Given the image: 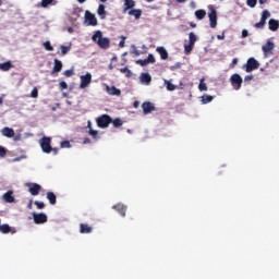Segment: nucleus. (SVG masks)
Masks as SVG:
<instances>
[{"label":"nucleus","mask_w":279,"mask_h":279,"mask_svg":"<svg viewBox=\"0 0 279 279\" xmlns=\"http://www.w3.org/2000/svg\"><path fill=\"white\" fill-rule=\"evenodd\" d=\"M92 40L100 47V49H108L110 47V39L104 37L101 31H97L93 36Z\"/></svg>","instance_id":"nucleus-1"},{"label":"nucleus","mask_w":279,"mask_h":279,"mask_svg":"<svg viewBox=\"0 0 279 279\" xmlns=\"http://www.w3.org/2000/svg\"><path fill=\"white\" fill-rule=\"evenodd\" d=\"M195 43H197V36L195 35V33L191 32L189 34V44L184 45V53L186 56H189V53L193 51V47H195Z\"/></svg>","instance_id":"nucleus-2"},{"label":"nucleus","mask_w":279,"mask_h":279,"mask_svg":"<svg viewBox=\"0 0 279 279\" xmlns=\"http://www.w3.org/2000/svg\"><path fill=\"white\" fill-rule=\"evenodd\" d=\"M39 145L44 154H51V137L44 136L39 140Z\"/></svg>","instance_id":"nucleus-3"},{"label":"nucleus","mask_w":279,"mask_h":279,"mask_svg":"<svg viewBox=\"0 0 279 279\" xmlns=\"http://www.w3.org/2000/svg\"><path fill=\"white\" fill-rule=\"evenodd\" d=\"M96 123L99 128L105 130L106 128H108L110 125V123H112V117H110L108 114H102L96 119Z\"/></svg>","instance_id":"nucleus-4"},{"label":"nucleus","mask_w":279,"mask_h":279,"mask_svg":"<svg viewBox=\"0 0 279 279\" xmlns=\"http://www.w3.org/2000/svg\"><path fill=\"white\" fill-rule=\"evenodd\" d=\"M260 66V63L255 60L253 57L248 58L245 65H243V69H245L246 73H252V71H256Z\"/></svg>","instance_id":"nucleus-5"},{"label":"nucleus","mask_w":279,"mask_h":279,"mask_svg":"<svg viewBox=\"0 0 279 279\" xmlns=\"http://www.w3.org/2000/svg\"><path fill=\"white\" fill-rule=\"evenodd\" d=\"M269 16H271V13L268 10H264L262 12L260 21L255 23L254 27H256V29H263L265 25H267V19H269Z\"/></svg>","instance_id":"nucleus-6"},{"label":"nucleus","mask_w":279,"mask_h":279,"mask_svg":"<svg viewBox=\"0 0 279 279\" xmlns=\"http://www.w3.org/2000/svg\"><path fill=\"white\" fill-rule=\"evenodd\" d=\"M231 85L233 86L234 90H240L243 84V78L239 74H233L230 77Z\"/></svg>","instance_id":"nucleus-7"},{"label":"nucleus","mask_w":279,"mask_h":279,"mask_svg":"<svg viewBox=\"0 0 279 279\" xmlns=\"http://www.w3.org/2000/svg\"><path fill=\"white\" fill-rule=\"evenodd\" d=\"M209 25L211 27V29H215V27H217V10L215 8H209Z\"/></svg>","instance_id":"nucleus-8"},{"label":"nucleus","mask_w":279,"mask_h":279,"mask_svg":"<svg viewBox=\"0 0 279 279\" xmlns=\"http://www.w3.org/2000/svg\"><path fill=\"white\" fill-rule=\"evenodd\" d=\"M85 23L88 26L96 27L97 25V17L95 14L90 13V11L85 12Z\"/></svg>","instance_id":"nucleus-9"},{"label":"nucleus","mask_w":279,"mask_h":279,"mask_svg":"<svg viewBox=\"0 0 279 279\" xmlns=\"http://www.w3.org/2000/svg\"><path fill=\"white\" fill-rule=\"evenodd\" d=\"M90 82H93V75L90 73L82 75L80 88H88V86H90Z\"/></svg>","instance_id":"nucleus-10"},{"label":"nucleus","mask_w":279,"mask_h":279,"mask_svg":"<svg viewBox=\"0 0 279 279\" xmlns=\"http://www.w3.org/2000/svg\"><path fill=\"white\" fill-rule=\"evenodd\" d=\"M33 219L34 223L40 225V223H47V214L45 213H33Z\"/></svg>","instance_id":"nucleus-11"},{"label":"nucleus","mask_w":279,"mask_h":279,"mask_svg":"<svg viewBox=\"0 0 279 279\" xmlns=\"http://www.w3.org/2000/svg\"><path fill=\"white\" fill-rule=\"evenodd\" d=\"M142 110L144 114H149L150 112H154L156 110V107L150 101H145L142 105Z\"/></svg>","instance_id":"nucleus-12"},{"label":"nucleus","mask_w":279,"mask_h":279,"mask_svg":"<svg viewBox=\"0 0 279 279\" xmlns=\"http://www.w3.org/2000/svg\"><path fill=\"white\" fill-rule=\"evenodd\" d=\"M40 189H43V186H40V184L38 183H29L28 184V192L31 193V195H38V193H40Z\"/></svg>","instance_id":"nucleus-13"},{"label":"nucleus","mask_w":279,"mask_h":279,"mask_svg":"<svg viewBox=\"0 0 279 279\" xmlns=\"http://www.w3.org/2000/svg\"><path fill=\"white\" fill-rule=\"evenodd\" d=\"M112 208L113 210H117L121 217H125V213H128V206H125L123 203H118Z\"/></svg>","instance_id":"nucleus-14"},{"label":"nucleus","mask_w":279,"mask_h":279,"mask_svg":"<svg viewBox=\"0 0 279 279\" xmlns=\"http://www.w3.org/2000/svg\"><path fill=\"white\" fill-rule=\"evenodd\" d=\"M275 44L272 41H267L263 47L262 51L264 52L265 56H269L274 51Z\"/></svg>","instance_id":"nucleus-15"},{"label":"nucleus","mask_w":279,"mask_h":279,"mask_svg":"<svg viewBox=\"0 0 279 279\" xmlns=\"http://www.w3.org/2000/svg\"><path fill=\"white\" fill-rule=\"evenodd\" d=\"M106 90L108 95H113L116 97H119L121 95V89L117 88L116 86H106Z\"/></svg>","instance_id":"nucleus-16"},{"label":"nucleus","mask_w":279,"mask_h":279,"mask_svg":"<svg viewBox=\"0 0 279 279\" xmlns=\"http://www.w3.org/2000/svg\"><path fill=\"white\" fill-rule=\"evenodd\" d=\"M268 28L270 29V32H278V28H279V21H278V20L270 19V20L268 21Z\"/></svg>","instance_id":"nucleus-17"},{"label":"nucleus","mask_w":279,"mask_h":279,"mask_svg":"<svg viewBox=\"0 0 279 279\" xmlns=\"http://www.w3.org/2000/svg\"><path fill=\"white\" fill-rule=\"evenodd\" d=\"M1 133H2V136H5L7 138H13L14 129L5 126L2 129Z\"/></svg>","instance_id":"nucleus-18"},{"label":"nucleus","mask_w":279,"mask_h":279,"mask_svg":"<svg viewBox=\"0 0 279 279\" xmlns=\"http://www.w3.org/2000/svg\"><path fill=\"white\" fill-rule=\"evenodd\" d=\"M142 15H143V10L141 9H131L129 11V16H134L136 21H138V19H141Z\"/></svg>","instance_id":"nucleus-19"},{"label":"nucleus","mask_w":279,"mask_h":279,"mask_svg":"<svg viewBox=\"0 0 279 279\" xmlns=\"http://www.w3.org/2000/svg\"><path fill=\"white\" fill-rule=\"evenodd\" d=\"M156 51L159 53L161 60H167V58H169V52H167L165 47H157Z\"/></svg>","instance_id":"nucleus-20"},{"label":"nucleus","mask_w":279,"mask_h":279,"mask_svg":"<svg viewBox=\"0 0 279 279\" xmlns=\"http://www.w3.org/2000/svg\"><path fill=\"white\" fill-rule=\"evenodd\" d=\"M141 82L142 84L149 86V84H151V75H149V73H142Z\"/></svg>","instance_id":"nucleus-21"},{"label":"nucleus","mask_w":279,"mask_h":279,"mask_svg":"<svg viewBox=\"0 0 279 279\" xmlns=\"http://www.w3.org/2000/svg\"><path fill=\"white\" fill-rule=\"evenodd\" d=\"M80 232L81 234H90V232H93V227L86 223H81Z\"/></svg>","instance_id":"nucleus-22"},{"label":"nucleus","mask_w":279,"mask_h":279,"mask_svg":"<svg viewBox=\"0 0 279 279\" xmlns=\"http://www.w3.org/2000/svg\"><path fill=\"white\" fill-rule=\"evenodd\" d=\"M62 71V61L54 59V65L51 73H60Z\"/></svg>","instance_id":"nucleus-23"},{"label":"nucleus","mask_w":279,"mask_h":279,"mask_svg":"<svg viewBox=\"0 0 279 279\" xmlns=\"http://www.w3.org/2000/svg\"><path fill=\"white\" fill-rule=\"evenodd\" d=\"M49 5H58V0H41V8H49Z\"/></svg>","instance_id":"nucleus-24"},{"label":"nucleus","mask_w":279,"mask_h":279,"mask_svg":"<svg viewBox=\"0 0 279 279\" xmlns=\"http://www.w3.org/2000/svg\"><path fill=\"white\" fill-rule=\"evenodd\" d=\"M136 5V2L134 0H124V12H128V10H132Z\"/></svg>","instance_id":"nucleus-25"},{"label":"nucleus","mask_w":279,"mask_h":279,"mask_svg":"<svg viewBox=\"0 0 279 279\" xmlns=\"http://www.w3.org/2000/svg\"><path fill=\"white\" fill-rule=\"evenodd\" d=\"M2 197L4 202H7V204H13L14 202V196L12 195V192L4 193Z\"/></svg>","instance_id":"nucleus-26"},{"label":"nucleus","mask_w":279,"mask_h":279,"mask_svg":"<svg viewBox=\"0 0 279 279\" xmlns=\"http://www.w3.org/2000/svg\"><path fill=\"white\" fill-rule=\"evenodd\" d=\"M14 65H12L11 61H5L3 63H0V71H10Z\"/></svg>","instance_id":"nucleus-27"},{"label":"nucleus","mask_w":279,"mask_h":279,"mask_svg":"<svg viewBox=\"0 0 279 279\" xmlns=\"http://www.w3.org/2000/svg\"><path fill=\"white\" fill-rule=\"evenodd\" d=\"M195 16L196 19H198V21H202L204 19H206V10H196L195 11Z\"/></svg>","instance_id":"nucleus-28"},{"label":"nucleus","mask_w":279,"mask_h":279,"mask_svg":"<svg viewBox=\"0 0 279 279\" xmlns=\"http://www.w3.org/2000/svg\"><path fill=\"white\" fill-rule=\"evenodd\" d=\"M47 199L49 201V203L54 206L57 198H56V194L53 192H48L47 193Z\"/></svg>","instance_id":"nucleus-29"},{"label":"nucleus","mask_w":279,"mask_h":279,"mask_svg":"<svg viewBox=\"0 0 279 279\" xmlns=\"http://www.w3.org/2000/svg\"><path fill=\"white\" fill-rule=\"evenodd\" d=\"M97 12L100 19H106V5L99 4Z\"/></svg>","instance_id":"nucleus-30"},{"label":"nucleus","mask_w":279,"mask_h":279,"mask_svg":"<svg viewBox=\"0 0 279 279\" xmlns=\"http://www.w3.org/2000/svg\"><path fill=\"white\" fill-rule=\"evenodd\" d=\"M88 128H89V135L93 136V138H99V132L93 130V128L90 126V122H88Z\"/></svg>","instance_id":"nucleus-31"},{"label":"nucleus","mask_w":279,"mask_h":279,"mask_svg":"<svg viewBox=\"0 0 279 279\" xmlns=\"http://www.w3.org/2000/svg\"><path fill=\"white\" fill-rule=\"evenodd\" d=\"M10 230H11V228L9 227V225H0V232H1L2 234H8V233H10Z\"/></svg>","instance_id":"nucleus-32"},{"label":"nucleus","mask_w":279,"mask_h":279,"mask_svg":"<svg viewBox=\"0 0 279 279\" xmlns=\"http://www.w3.org/2000/svg\"><path fill=\"white\" fill-rule=\"evenodd\" d=\"M165 84L167 86V90L173 92V90H175V88H178V86L173 85L171 82H169L167 80L165 81Z\"/></svg>","instance_id":"nucleus-33"},{"label":"nucleus","mask_w":279,"mask_h":279,"mask_svg":"<svg viewBox=\"0 0 279 279\" xmlns=\"http://www.w3.org/2000/svg\"><path fill=\"white\" fill-rule=\"evenodd\" d=\"M111 123H113V128H121V125H123V120H121L120 118H117L112 120Z\"/></svg>","instance_id":"nucleus-34"},{"label":"nucleus","mask_w":279,"mask_h":279,"mask_svg":"<svg viewBox=\"0 0 279 279\" xmlns=\"http://www.w3.org/2000/svg\"><path fill=\"white\" fill-rule=\"evenodd\" d=\"M198 89H199L201 92L208 90V86H207L206 83L204 82V78L201 80L199 85H198Z\"/></svg>","instance_id":"nucleus-35"},{"label":"nucleus","mask_w":279,"mask_h":279,"mask_svg":"<svg viewBox=\"0 0 279 279\" xmlns=\"http://www.w3.org/2000/svg\"><path fill=\"white\" fill-rule=\"evenodd\" d=\"M120 73H125L126 77H132V71L128 66L120 69Z\"/></svg>","instance_id":"nucleus-36"},{"label":"nucleus","mask_w":279,"mask_h":279,"mask_svg":"<svg viewBox=\"0 0 279 279\" xmlns=\"http://www.w3.org/2000/svg\"><path fill=\"white\" fill-rule=\"evenodd\" d=\"M213 96H209V95H204L203 97H202V101H203V104H210V101H213Z\"/></svg>","instance_id":"nucleus-37"},{"label":"nucleus","mask_w":279,"mask_h":279,"mask_svg":"<svg viewBox=\"0 0 279 279\" xmlns=\"http://www.w3.org/2000/svg\"><path fill=\"white\" fill-rule=\"evenodd\" d=\"M136 64H140V66H147V64H149V61H147V59H138L136 61Z\"/></svg>","instance_id":"nucleus-38"},{"label":"nucleus","mask_w":279,"mask_h":279,"mask_svg":"<svg viewBox=\"0 0 279 279\" xmlns=\"http://www.w3.org/2000/svg\"><path fill=\"white\" fill-rule=\"evenodd\" d=\"M60 147H61V149H68L69 147H71V142L63 141L60 143Z\"/></svg>","instance_id":"nucleus-39"},{"label":"nucleus","mask_w":279,"mask_h":279,"mask_svg":"<svg viewBox=\"0 0 279 279\" xmlns=\"http://www.w3.org/2000/svg\"><path fill=\"white\" fill-rule=\"evenodd\" d=\"M146 60L148 61V64H156V58L151 53L148 54Z\"/></svg>","instance_id":"nucleus-40"},{"label":"nucleus","mask_w":279,"mask_h":279,"mask_svg":"<svg viewBox=\"0 0 279 279\" xmlns=\"http://www.w3.org/2000/svg\"><path fill=\"white\" fill-rule=\"evenodd\" d=\"M44 47L46 51H53V46H51V41L44 43Z\"/></svg>","instance_id":"nucleus-41"},{"label":"nucleus","mask_w":279,"mask_h":279,"mask_svg":"<svg viewBox=\"0 0 279 279\" xmlns=\"http://www.w3.org/2000/svg\"><path fill=\"white\" fill-rule=\"evenodd\" d=\"M35 206H37L38 210H43L45 208V202L35 201Z\"/></svg>","instance_id":"nucleus-42"},{"label":"nucleus","mask_w":279,"mask_h":279,"mask_svg":"<svg viewBox=\"0 0 279 279\" xmlns=\"http://www.w3.org/2000/svg\"><path fill=\"white\" fill-rule=\"evenodd\" d=\"M258 0H246L248 8H256Z\"/></svg>","instance_id":"nucleus-43"},{"label":"nucleus","mask_w":279,"mask_h":279,"mask_svg":"<svg viewBox=\"0 0 279 279\" xmlns=\"http://www.w3.org/2000/svg\"><path fill=\"white\" fill-rule=\"evenodd\" d=\"M31 97H33V99H36V97H38V88H33V90L31 92Z\"/></svg>","instance_id":"nucleus-44"},{"label":"nucleus","mask_w":279,"mask_h":279,"mask_svg":"<svg viewBox=\"0 0 279 279\" xmlns=\"http://www.w3.org/2000/svg\"><path fill=\"white\" fill-rule=\"evenodd\" d=\"M8 150L3 146H0V158H5Z\"/></svg>","instance_id":"nucleus-45"},{"label":"nucleus","mask_w":279,"mask_h":279,"mask_svg":"<svg viewBox=\"0 0 279 279\" xmlns=\"http://www.w3.org/2000/svg\"><path fill=\"white\" fill-rule=\"evenodd\" d=\"M25 158H27L26 155H21L20 157H15L13 159V162H21V160H25Z\"/></svg>","instance_id":"nucleus-46"},{"label":"nucleus","mask_w":279,"mask_h":279,"mask_svg":"<svg viewBox=\"0 0 279 279\" xmlns=\"http://www.w3.org/2000/svg\"><path fill=\"white\" fill-rule=\"evenodd\" d=\"M61 53H62V56H66V53H69V47L61 46Z\"/></svg>","instance_id":"nucleus-47"},{"label":"nucleus","mask_w":279,"mask_h":279,"mask_svg":"<svg viewBox=\"0 0 279 279\" xmlns=\"http://www.w3.org/2000/svg\"><path fill=\"white\" fill-rule=\"evenodd\" d=\"M66 88H69V85H66V82L61 81V82H60V89H61V90H64V89H66Z\"/></svg>","instance_id":"nucleus-48"},{"label":"nucleus","mask_w":279,"mask_h":279,"mask_svg":"<svg viewBox=\"0 0 279 279\" xmlns=\"http://www.w3.org/2000/svg\"><path fill=\"white\" fill-rule=\"evenodd\" d=\"M236 64H239V59L234 58L230 64L231 69H234V66H236Z\"/></svg>","instance_id":"nucleus-49"},{"label":"nucleus","mask_w":279,"mask_h":279,"mask_svg":"<svg viewBox=\"0 0 279 279\" xmlns=\"http://www.w3.org/2000/svg\"><path fill=\"white\" fill-rule=\"evenodd\" d=\"M119 47H121V48L125 47V36H122V39L119 43Z\"/></svg>","instance_id":"nucleus-50"},{"label":"nucleus","mask_w":279,"mask_h":279,"mask_svg":"<svg viewBox=\"0 0 279 279\" xmlns=\"http://www.w3.org/2000/svg\"><path fill=\"white\" fill-rule=\"evenodd\" d=\"M252 80H254V75H246L244 77V82H252Z\"/></svg>","instance_id":"nucleus-51"},{"label":"nucleus","mask_w":279,"mask_h":279,"mask_svg":"<svg viewBox=\"0 0 279 279\" xmlns=\"http://www.w3.org/2000/svg\"><path fill=\"white\" fill-rule=\"evenodd\" d=\"M247 36H250V33L247 32V29H243L242 31V38H247Z\"/></svg>","instance_id":"nucleus-52"},{"label":"nucleus","mask_w":279,"mask_h":279,"mask_svg":"<svg viewBox=\"0 0 279 279\" xmlns=\"http://www.w3.org/2000/svg\"><path fill=\"white\" fill-rule=\"evenodd\" d=\"M226 38V34L217 35L218 40H223Z\"/></svg>","instance_id":"nucleus-53"},{"label":"nucleus","mask_w":279,"mask_h":279,"mask_svg":"<svg viewBox=\"0 0 279 279\" xmlns=\"http://www.w3.org/2000/svg\"><path fill=\"white\" fill-rule=\"evenodd\" d=\"M141 106V102L138 100H135L133 102V108H138Z\"/></svg>","instance_id":"nucleus-54"},{"label":"nucleus","mask_w":279,"mask_h":279,"mask_svg":"<svg viewBox=\"0 0 279 279\" xmlns=\"http://www.w3.org/2000/svg\"><path fill=\"white\" fill-rule=\"evenodd\" d=\"M64 76H65V77H71V70H66V71L64 72Z\"/></svg>","instance_id":"nucleus-55"},{"label":"nucleus","mask_w":279,"mask_h":279,"mask_svg":"<svg viewBox=\"0 0 279 279\" xmlns=\"http://www.w3.org/2000/svg\"><path fill=\"white\" fill-rule=\"evenodd\" d=\"M83 143H84L85 145L88 144V143H90V138L86 137V138L83 141Z\"/></svg>","instance_id":"nucleus-56"},{"label":"nucleus","mask_w":279,"mask_h":279,"mask_svg":"<svg viewBox=\"0 0 279 279\" xmlns=\"http://www.w3.org/2000/svg\"><path fill=\"white\" fill-rule=\"evenodd\" d=\"M51 151L53 153L54 156L58 154V148H52Z\"/></svg>","instance_id":"nucleus-57"},{"label":"nucleus","mask_w":279,"mask_h":279,"mask_svg":"<svg viewBox=\"0 0 279 279\" xmlns=\"http://www.w3.org/2000/svg\"><path fill=\"white\" fill-rule=\"evenodd\" d=\"M260 5H264V3H267V0H259Z\"/></svg>","instance_id":"nucleus-58"},{"label":"nucleus","mask_w":279,"mask_h":279,"mask_svg":"<svg viewBox=\"0 0 279 279\" xmlns=\"http://www.w3.org/2000/svg\"><path fill=\"white\" fill-rule=\"evenodd\" d=\"M109 69H110V71H112V69H114V65H112V63H110Z\"/></svg>","instance_id":"nucleus-59"},{"label":"nucleus","mask_w":279,"mask_h":279,"mask_svg":"<svg viewBox=\"0 0 279 279\" xmlns=\"http://www.w3.org/2000/svg\"><path fill=\"white\" fill-rule=\"evenodd\" d=\"M186 0H177V3H184Z\"/></svg>","instance_id":"nucleus-60"},{"label":"nucleus","mask_w":279,"mask_h":279,"mask_svg":"<svg viewBox=\"0 0 279 279\" xmlns=\"http://www.w3.org/2000/svg\"><path fill=\"white\" fill-rule=\"evenodd\" d=\"M27 208L32 209V201L28 203Z\"/></svg>","instance_id":"nucleus-61"},{"label":"nucleus","mask_w":279,"mask_h":279,"mask_svg":"<svg viewBox=\"0 0 279 279\" xmlns=\"http://www.w3.org/2000/svg\"><path fill=\"white\" fill-rule=\"evenodd\" d=\"M114 61H117V57L111 58V62H114Z\"/></svg>","instance_id":"nucleus-62"},{"label":"nucleus","mask_w":279,"mask_h":279,"mask_svg":"<svg viewBox=\"0 0 279 279\" xmlns=\"http://www.w3.org/2000/svg\"><path fill=\"white\" fill-rule=\"evenodd\" d=\"M63 97H68V94L65 92H62Z\"/></svg>","instance_id":"nucleus-63"},{"label":"nucleus","mask_w":279,"mask_h":279,"mask_svg":"<svg viewBox=\"0 0 279 279\" xmlns=\"http://www.w3.org/2000/svg\"><path fill=\"white\" fill-rule=\"evenodd\" d=\"M78 3H85L86 0H77Z\"/></svg>","instance_id":"nucleus-64"}]
</instances>
